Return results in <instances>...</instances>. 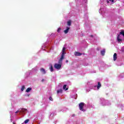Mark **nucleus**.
Here are the masks:
<instances>
[{
	"instance_id": "f8f14e48",
	"label": "nucleus",
	"mask_w": 124,
	"mask_h": 124,
	"mask_svg": "<svg viewBox=\"0 0 124 124\" xmlns=\"http://www.w3.org/2000/svg\"><path fill=\"white\" fill-rule=\"evenodd\" d=\"M31 90H32V89L31 87H29L26 89V93H30V92L31 91Z\"/></svg>"
},
{
	"instance_id": "f3484780",
	"label": "nucleus",
	"mask_w": 124,
	"mask_h": 124,
	"mask_svg": "<svg viewBox=\"0 0 124 124\" xmlns=\"http://www.w3.org/2000/svg\"><path fill=\"white\" fill-rule=\"evenodd\" d=\"M24 90H25V86L23 85L22 86L21 89V92H23Z\"/></svg>"
},
{
	"instance_id": "5701e85b",
	"label": "nucleus",
	"mask_w": 124,
	"mask_h": 124,
	"mask_svg": "<svg viewBox=\"0 0 124 124\" xmlns=\"http://www.w3.org/2000/svg\"><path fill=\"white\" fill-rule=\"evenodd\" d=\"M109 1H111V2H114V0H109Z\"/></svg>"
},
{
	"instance_id": "7ed1b4c3",
	"label": "nucleus",
	"mask_w": 124,
	"mask_h": 124,
	"mask_svg": "<svg viewBox=\"0 0 124 124\" xmlns=\"http://www.w3.org/2000/svg\"><path fill=\"white\" fill-rule=\"evenodd\" d=\"M59 63H55L54 64V68H56V69H61L62 68V64H61L62 63H60L59 62Z\"/></svg>"
},
{
	"instance_id": "cd10ccee",
	"label": "nucleus",
	"mask_w": 124,
	"mask_h": 124,
	"mask_svg": "<svg viewBox=\"0 0 124 124\" xmlns=\"http://www.w3.org/2000/svg\"><path fill=\"white\" fill-rule=\"evenodd\" d=\"M108 3H109V1L108 0Z\"/></svg>"
},
{
	"instance_id": "ddd939ff",
	"label": "nucleus",
	"mask_w": 124,
	"mask_h": 124,
	"mask_svg": "<svg viewBox=\"0 0 124 124\" xmlns=\"http://www.w3.org/2000/svg\"><path fill=\"white\" fill-rule=\"evenodd\" d=\"M63 90H64V91H67L68 90V88H66V85H63Z\"/></svg>"
},
{
	"instance_id": "aec40b11",
	"label": "nucleus",
	"mask_w": 124,
	"mask_h": 124,
	"mask_svg": "<svg viewBox=\"0 0 124 124\" xmlns=\"http://www.w3.org/2000/svg\"><path fill=\"white\" fill-rule=\"evenodd\" d=\"M62 31V29H61V28H59L57 30V32H60V31Z\"/></svg>"
},
{
	"instance_id": "f03ea898",
	"label": "nucleus",
	"mask_w": 124,
	"mask_h": 124,
	"mask_svg": "<svg viewBox=\"0 0 124 124\" xmlns=\"http://www.w3.org/2000/svg\"><path fill=\"white\" fill-rule=\"evenodd\" d=\"M84 106H85V103H84L83 102H81L79 104L78 107L80 111H83V112H85V109L83 108Z\"/></svg>"
},
{
	"instance_id": "2eb2a0df",
	"label": "nucleus",
	"mask_w": 124,
	"mask_h": 124,
	"mask_svg": "<svg viewBox=\"0 0 124 124\" xmlns=\"http://www.w3.org/2000/svg\"><path fill=\"white\" fill-rule=\"evenodd\" d=\"M68 26H71V20H69L67 22Z\"/></svg>"
},
{
	"instance_id": "9b49d317",
	"label": "nucleus",
	"mask_w": 124,
	"mask_h": 124,
	"mask_svg": "<svg viewBox=\"0 0 124 124\" xmlns=\"http://www.w3.org/2000/svg\"><path fill=\"white\" fill-rule=\"evenodd\" d=\"M101 55H102V56H104V55H105V49L101 51Z\"/></svg>"
},
{
	"instance_id": "412c9836",
	"label": "nucleus",
	"mask_w": 124,
	"mask_h": 124,
	"mask_svg": "<svg viewBox=\"0 0 124 124\" xmlns=\"http://www.w3.org/2000/svg\"><path fill=\"white\" fill-rule=\"evenodd\" d=\"M19 110H20V108H19ZM19 110H17V111H16V114H17V113H19V112L20 113H22V111H21V110L20 111Z\"/></svg>"
},
{
	"instance_id": "4468645a",
	"label": "nucleus",
	"mask_w": 124,
	"mask_h": 124,
	"mask_svg": "<svg viewBox=\"0 0 124 124\" xmlns=\"http://www.w3.org/2000/svg\"><path fill=\"white\" fill-rule=\"evenodd\" d=\"M57 93H62V89H60L57 91Z\"/></svg>"
},
{
	"instance_id": "0eeeda50",
	"label": "nucleus",
	"mask_w": 124,
	"mask_h": 124,
	"mask_svg": "<svg viewBox=\"0 0 124 124\" xmlns=\"http://www.w3.org/2000/svg\"><path fill=\"white\" fill-rule=\"evenodd\" d=\"M70 29V28L68 27H66V29L64 31V33L66 34L68 32L69 30Z\"/></svg>"
},
{
	"instance_id": "b1692460",
	"label": "nucleus",
	"mask_w": 124,
	"mask_h": 124,
	"mask_svg": "<svg viewBox=\"0 0 124 124\" xmlns=\"http://www.w3.org/2000/svg\"><path fill=\"white\" fill-rule=\"evenodd\" d=\"M90 36H91V37H93V35H90Z\"/></svg>"
},
{
	"instance_id": "6ab92c4d",
	"label": "nucleus",
	"mask_w": 124,
	"mask_h": 124,
	"mask_svg": "<svg viewBox=\"0 0 124 124\" xmlns=\"http://www.w3.org/2000/svg\"><path fill=\"white\" fill-rule=\"evenodd\" d=\"M120 34H122V35H123V36H124V31H122L120 32Z\"/></svg>"
},
{
	"instance_id": "1a4fd4ad",
	"label": "nucleus",
	"mask_w": 124,
	"mask_h": 124,
	"mask_svg": "<svg viewBox=\"0 0 124 124\" xmlns=\"http://www.w3.org/2000/svg\"><path fill=\"white\" fill-rule=\"evenodd\" d=\"M41 72L43 73V74H46V71H45V69H44V68H42L41 69H40Z\"/></svg>"
},
{
	"instance_id": "393cba45",
	"label": "nucleus",
	"mask_w": 124,
	"mask_h": 124,
	"mask_svg": "<svg viewBox=\"0 0 124 124\" xmlns=\"http://www.w3.org/2000/svg\"><path fill=\"white\" fill-rule=\"evenodd\" d=\"M42 82H44V79H43L42 80Z\"/></svg>"
},
{
	"instance_id": "a878e982",
	"label": "nucleus",
	"mask_w": 124,
	"mask_h": 124,
	"mask_svg": "<svg viewBox=\"0 0 124 124\" xmlns=\"http://www.w3.org/2000/svg\"><path fill=\"white\" fill-rule=\"evenodd\" d=\"M66 62H68V60H66Z\"/></svg>"
},
{
	"instance_id": "a211bd4d",
	"label": "nucleus",
	"mask_w": 124,
	"mask_h": 124,
	"mask_svg": "<svg viewBox=\"0 0 124 124\" xmlns=\"http://www.w3.org/2000/svg\"><path fill=\"white\" fill-rule=\"evenodd\" d=\"M29 122H30V120L29 119H27L24 122V124H28L29 123Z\"/></svg>"
},
{
	"instance_id": "dca6fc26",
	"label": "nucleus",
	"mask_w": 124,
	"mask_h": 124,
	"mask_svg": "<svg viewBox=\"0 0 124 124\" xmlns=\"http://www.w3.org/2000/svg\"><path fill=\"white\" fill-rule=\"evenodd\" d=\"M50 71L51 72H53V71H54V69H53V65H52V64H50Z\"/></svg>"
},
{
	"instance_id": "6e6552de",
	"label": "nucleus",
	"mask_w": 124,
	"mask_h": 124,
	"mask_svg": "<svg viewBox=\"0 0 124 124\" xmlns=\"http://www.w3.org/2000/svg\"><path fill=\"white\" fill-rule=\"evenodd\" d=\"M118 58L117 57V53H114L113 55V61H116Z\"/></svg>"
},
{
	"instance_id": "20e7f679",
	"label": "nucleus",
	"mask_w": 124,
	"mask_h": 124,
	"mask_svg": "<svg viewBox=\"0 0 124 124\" xmlns=\"http://www.w3.org/2000/svg\"><path fill=\"white\" fill-rule=\"evenodd\" d=\"M117 41H118L119 43L123 41V39H122V38L121 37V35L120 34H118L117 36Z\"/></svg>"
},
{
	"instance_id": "f257e3e1",
	"label": "nucleus",
	"mask_w": 124,
	"mask_h": 124,
	"mask_svg": "<svg viewBox=\"0 0 124 124\" xmlns=\"http://www.w3.org/2000/svg\"><path fill=\"white\" fill-rule=\"evenodd\" d=\"M64 51H65V47H63L62 50V54L61 55V57L59 60V63H62V60H63V59H64V54H65Z\"/></svg>"
},
{
	"instance_id": "bb28decb",
	"label": "nucleus",
	"mask_w": 124,
	"mask_h": 124,
	"mask_svg": "<svg viewBox=\"0 0 124 124\" xmlns=\"http://www.w3.org/2000/svg\"><path fill=\"white\" fill-rule=\"evenodd\" d=\"M13 124H16L15 122H13Z\"/></svg>"
},
{
	"instance_id": "423d86ee",
	"label": "nucleus",
	"mask_w": 124,
	"mask_h": 124,
	"mask_svg": "<svg viewBox=\"0 0 124 124\" xmlns=\"http://www.w3.org/2000/svg\"><path fill=\"white\" fill-rule=\"evenodd\" d=\"M75 56H82V53L79 52H77L76 51L75 53Z\"/></svg>"
},
{
	"instance_id": "9d476101",
	"label": "nucleus",
	"mask_w": 124,
	"mask_h": 124,
	"mask_svg": "<svg viewBox=\"0 0 124 124\" xmlns=\"http://www.w3.org/2000/svg\"><path fill=\"white\" fill-rule=\"evenodd\" d=\"M101 87V83H100V82H98V85L97 86V90H99L100 89V87Z\"/></svg>"
},
{
	"instance_id": "4be33fe9",
	"label": "nucleus",
	"mask_w": 124,
	"mask_h": 124,
	"mask_svg": "<svg viewBox=\"0 0 124 124\" xmlns=\"http://www.w3.org/2000/svg\"><path fill=\"white\" fill-rule=\"evenodd\" d=\"M49 100H51V101H53V98H52V97L50 96L49 97Z\"/></svg>"
},
{
	"instance_id": "39448f33",
	"label": "nucleus",
	"mask_w": 124,
	"mask_h": 124,
	"mask_svg": "<svg viewBox=\"0 0 124 124\" xmlns=\"http://www.w3.org/2000/svg\"><path fill=\"white\" fill-rule=\"evenodd\" d=\"M20 112H21V113H25V112H27V109L26 108H20Z\"/></svg>"
}]
</instances>
